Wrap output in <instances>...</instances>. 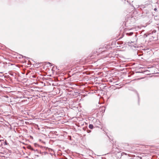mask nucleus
Returning a JSON list of instances; mask_svg holds the SVG:
<instances>
[{
	"label": "nucleus",
	"instance_id": "nucleus-1",
	"mask_svg": "<svg viewBox=\"0 0 159 159\" xmlns=\"http://www.w3.org/2000/svg\"><path fill=\"white\" fill-rule=\"evenodd\" d=\"M131 30H128L125 32V34L127 36H133V39L134 40H136L137 39V35L136 33H134L133 32L130 31Z\"/></svg>",
	"mask_w": 159,
	"mask_h": 159
},
{
	"label": "nucleus",
	"instance_id": "nucleus-2",
	"mask_svg": "<svg viewBox=\"0 0 159 159\" xmlns=\"http://www.w3.org/2000/svg\"><path fill=\"white\" fill-rule=\"evenodd\" d=\"M107 49V48L106 46L102 48H99L97 50V51H96V52L99 53H102L104 52Z\"/></svg>",
	"mask_w": 159,
	"mask_h": 159
},
{
	"label": "nucleus",
	"instance_id": "nucleus-3",
	"mask_svg": "<svg viewBox=\"0 0 159 159\" xmlns=\"http://www.w3.org/2000/svg\"><path fill=\"white\" fill-rule=\"evenodd\" d=\"M34 155L35 156L38 157H39V155H38V154L39 153H40V152H39V151L37 149H36L34 150Z\"/></svg>",
	"mask_w": 159,
	"mask_h": 159
},
{
	"label": "nucleus",
	"instance_id": "nucleus-4",
	"mask_svg": "<svg viewBox=\"0 0 159 159\" xmlns=\"http://www.w3.org/2000/svg\"><path fill=\"white\" fill-rule=\"evenodd\" d=\"M27 148L28 149L30 150H31L34 151L35 149H34L31 146L29 145L27 147Z\"/></svg>",
	"mask_w": 159,
	"mask_h": 159
},
{
	"label": "nucleus",
	"instance_id": "nucleus-5",
	"mask_svg": "<svg viewBox=\"0 0 159 159\" xmlns=\"http://www.w3.org/2000/svg\"><path fill=\"white\" fill-rule=\"evenodd\" d=\"M89 127L90 129H92L93 128V126L92 124H89Z\"/></svg>",
	"mask_w": 159,
	"mask_h": 159
},
{
	"label": "nucleus",
	"instance_id": "nucleus-6",
	"mask_svg": "<svg viewBox=\"0 0 159 159\" xmlns=\"http://www.w3.org/2000/svg\"><path fill=\"white\" fill-rule=\"evenodd\" d=\"M40 153L42 154V155H45L46 154H47V152H41V151L40 152Z\"/></svg>",
	"mask_w": 159,
	"mask_h": 159
},
{
	"label": "nucleus",
	"instance_id": "nucleus-7",
	"mask_svg": "<svg viewBox=\"0 0 159 159\" xmlns=\"http://www.w3.org/2000/svg\"><path fill=\"white\" fill-rule=\"evenodd\" d=\"M140 51H138L137 54L139 56H141L143 54L142 52H140Z\"/></svg>",
	"mask_w": 159,
	"mask_h": 159
},
{
	"label": "nucleus",
	"instance_id": "nucleus-8",
	"mask_svg": "<svg viewBox=\"0 0 159 159\" xmlns=\"http://www.w3.org/2000/svg\"><path fill=\"white\" fill-rule=\"evenodd\" d=\"M103 112H104L105 110V107H102L101 108Z\"/></svg>",
	"mask_w": 159,
	"mask_h": 159
},
{
	"label": "nucleus",
	"instance_id": "nucleus-9",
	"mask_svg": "<svg viewBox=\"0 0 159 159\" xmlns=\"http://www.w3.org/2000/svg\"><path fill=\"white\" fill-rule=\"evenodd\" d=\"M4 145H7L8 144V143H7L6 140L5 141V142L4 143Z\"/></svg>",
	"mask_w": 159,
	"mask_h": 159
},
{
	"label": "nucleus",
	"instance_id": "nucleus-10",
	"mask_svg": "<svg viewBox=\"0 0 159 159\" xmlns=\"http://www.w3.org/2000/svg\"><path fill=\"white\" fill-rule=\"evenodd\" d=\"M143 13L147 14L148 11L144 10L143 11Z\"/></svg>",
	"mask_w": 159,
	"mask_h": 159
},
{
	"label": "nucleus",
	"instance_id": "nucleus-11",
	"mask_svg": "<svg viewBox=\"0 0 159 159\" xmlns=\"http://www.w3.org/2000/svg\"><path fill=\"white\" fill-rule=\"evenodd\" d=\"M91 131L90 130H89V129H87V132L88 133H90L91 132Z\"/></svg>",
	"mask_w": 159,
	"mask_h": 159
},
{
	"label": "nucleus",
	"instance_id": "nucleus-12",
	"mask_svg": "<svg viewBox=\"0 0 159 159\" xmlns=\"http://www.w3.org/2000/svg\"><path fill=\"white\" fill-rule=\"evenodd\" d=\"M148 36V35L147 34H145L144 35V37L145 38H146Z\"/></svg>",
	"mask_w": 159,
	"mask_h": 159
},
{
	"label": "nucleus",
	"instance_id": "nucleus-13",
	"mask_svg": "<svg viewBox=\"0 0 159 159\" xmlns=\"http://www.w3.org/2000/svg\"><path fill=\"white\" fill-rule=\"evenodd\" d=\"M21 56L23 58V57H25V58H26V57L25 56H23V55H21Z\"/></svg>",
	"mask_w": 159,
	"mask_h": 159
},
{
	"label": "nucleus",
	"instance_id": "nucleus-14",
	"mask_svg": "<svg viewBox=\"0 0 159 159\" xmlns=\"http://www.w3.org/2000/svg\"><path fill=\"white\" fill-rule=\"evenodd\" d=\"M47 64H49V65H50L51 64V63H50V62H47Z\"/></svg>",
	"mask_w": 159,
	"mask_h": 159
},
{
	"label": "nucleus",
	"instance_id": "nucleus-15",
	"mask_svg": "<svg viewBox=\"0 0 159 159\" xmlns=\"http://www.w3.org/2000/svg\"><path fill=\"white\" fill-rule=\"evenodd\" d=\"M157 10V9L156 8H155L154 9V11H156Z\"/></svg>",
	"mask_w": 159,
	"mask_h": 159
},
{
	"label": "nucleus",
	"instance_id": "nucleus-16",
	"mask_svg": "<svg viewBox=\"0 0 159 159\" xmlns=\"http://www.w3.org/2000/svg\"><path fill=\"white\" fill-rule=\"evenodd\" d=\"M127 2L128 3H130V2H129V1H128V0H127Z\"/></svg>",
	"mask_w": 159,
	"mask_h": 159
},
{
	"label": "nucleus",
	"instance_id": "nucleus-17",
	"mask_svg": "<svg viewBox=\"0 0 159 159\" xmlns=\"http://www.w3.org/2000/svg\"><path fill=\"white\" fill-rule=\"evenodd\" d=\"M2 141H3L4 140H0V142Z\"/></svg>",
	"mask_w": 159,
	"mask_h": 159
},
{
	"label": "nucleus",
	"instance_id": "nucleus-18",
	"mask_svg": "<svg viewBox=\"0 0 159 159\" xmlns=\"http://www.w3.org/2000/svg\"><path fill=\"white\" fill-rule=\"evenodd\" d=\"M114 147H113V151H114Z\"/></svg>",
	"mask_w": 159,
	"mask_h": 159
},
{
	"label": "nucleus",
	"instance_id": "nucleus-19",
	"mask_svg": "<svg viewBox=\"0 0 159 159\" xmlns=\"http://www.w3.org/2000/svg\"><path fill=\"white\" fill-rule=\"evenodd\" d=\"M134 42V41L133 42V41H131V43H133V42Z\"/></svg>",
	"mask_w": 159,
	"mask_h": 159
},
{
	"label": "nucleus",
	"instance_id": "nucleus-20",
	"mask_svg": "<svg viewBox=\"0 0 159 159\" xmlns=\"http://www.w3.org/2000/svg\"><path fill=\"white\" fill-rule=\"evenodd\" d=\"M97 122L100 123V122L99 121H97Z\"/></svg>",
	"mask_w": 159,
	"mask_h": 159
},
{
	"label": "nucleus",
	"instance_id": "nucleus-21",
	"mask_svg": "<svg viewBox=\"0 0 159 159\" xmlns=\"http://www.w3.org/2000/svg\"><path fill=\"white\" fill-rule=\"evenodd\" d=\"M117 43H118V44H120V43H119V42H117Z\"/></svg>",
	"mask_w": 159,
	"mask_h": 159
},
{
	"label": "nucleus",
	"instance_id": "nucleus-22",
	"mask_svg": "<svg viewBox=\"0 0 159 159\" xmlns=\"http://www.w3.org/2000/svg\"><path fill=\"white\" fill-rule=\"evenodd\" d=\"M0 73H3V72H0Z\"/></svg>",
	"mask_w": 159,
	"mask_h": 159
},
{
	"label": "nucleus",
	"instance_id": "nucleus-23",
	"mask_svg": "<svg viewBox=\"0 0 159 159\" xmlns=\"http://www.w3.org/2000/svg\"><path fill=\"white\" fill-rule=\"evenodd\" d=\"M10 75H13L12 74H10Z\"/></svg>",
	"mask_w": 159,
	"mask_h": 159
},
{
	"label": "nucleus",
	"instance_id": "nucleus-24",
	"mask_svg": "<svg viewBox=\"0 0 159 159\" xmlns=\"http://www.w3.org/2000/svg\"><path fill=\"white\" fill-rule=\"evenodd\" d=\"M26 58H27V59H28V58H28V57H27Z\"/></svg>",
	"mask_w": 159,
	"mask_h": 159
},
{
	"label": "nucleus",
	"instance_id": "nucleus-25",
	"mask_svg": "<svg viewBox=\"0 0 159 159\" xmlns=\"http://www.w3.org/2000/svg\"><path fill=\"white\" fill-rule=\"evenodd\" d=\"M125 155H127V154H126V153H125Z\"/></svg>",
	"mask_w": 159,
	"mask_h": 159
},
{
	"label": "nucleus",
	"instance_id": "nucleus-26",
	"mask_svg": "<svg viewBox=\"0 0 159 159\" xmlns=\"http://www.w3.org/2000/svg\"><path fill=\"white\" fill-rule=\"evenodd\" d=\"M140 158L141 159V158H141V157H140Z\"/></svg>",
	"mask_w": 159,
	"mask_h": 159
}]
</instances>
